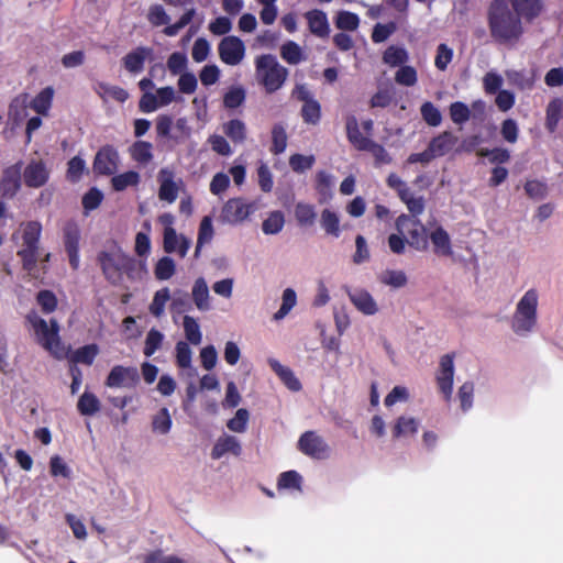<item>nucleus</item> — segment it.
I'll return each mask as SVG.
<instances>
[{"mask_svg":"<svg viewBox=\"0 0 563 563\" xmlns=\"http://www.w3.org/2000/svg\"><path fill=\"white\" fill-rule=\"evenodd\" d=\"M99 262L104 277L113 285H120L124 275L133 280L142 279L146 275L145 263H136L133 257L117 246L102 252L99 255Z\"/></svg>","mask_w":563,"mask_h":563,"instance_id":"nucleus-1","label":"nucleus"},{"mask_svg":"<svg viewBox=\"0 0 563 563\" xmlns=\"http://www.w3.org/2000/svg\"><path fill=\"white\" fill-rule=\"evenodd\" d=\"M35 342L55 358L62 360L67 355V349L59 336V325L55 319L44 320L35 311L26 317Z\"/></svg>","mask_w":563,"mask_h":563,"instance_id":"nucleus-2","label":"nucleus"},{"mask_svg":"<svg viewBox=\"0 0 563 563\" xmlns=\"http://www.w3.org/2000/svg\"><path fill=\"white\" fill-rule=\"evenodd\" d=\"M489 25L492 35L500 42L516 41L522 30L517 19L503 1H495L490 7Z\"/></svg>","mask_w":563,"mask_h":563,"instance_id":"nucleus-3","label":"nucleus"},{"mask_svg":"<svg viewBox=\"0 0 563 563\" xmlns=\"http://www.w3.org/2000/svg\"><path fill=\"white\" fill-rule=\"evenodd\" d=\"M539 294L536 289L527 290L516 305L511 319L512 331L520 336H527L538 323Z\"/></svg>","mask_w":563,"mask_h":563,"instance_id":"nucleus-4","label":"nucleus"},{"mask_svg":"<svg viewBox=\"0 0 563 563\" xmlns=\"http://www.w3.org/2000/svg\"><path fill=\"white\" fill-rule=\"evenodd\" d=\"M255 76L266 92L279 90L288 77V70L272 54H263L255 58Z\"/></svg>","mask_w":563,"mask_h":563,"instance_id":"nucleus-5","label":"nucleus"},{"mask_svg":"<svg viewBox=\"0 0 563 563\" xmlns=\"http://www.w3.org/2000/svg\"><path fill=\"white\" fill-rule=\"evenodd\" d=\"M22 249L18 252L23 262V267L32 271L36 263V255L38 249V240L41 236L42 227L38 222L31 221L22 224Z\"/></svg>","mask_w":563,"mask_h":563,"instance_id":"nucleus-6","label":"nucleus"},{"mask_svg":"<svg viewBox=\"0 0 563 563\" xmlns=\"http://www.w3.org/2000/svg\"><path fill=\"white\" fill-rule=\"evenodd\" d=\"M158 199L167 203H174L180 190L184 188V181L176 176V173L169 167H163L157 173Z\"/></svg>","mask_w":563,"mask_h":563,"instance_id":"nucleus-7","label":"nucleus"},{"mask_svg":"<svg viewBox=\"0 0 563 563\" xmlns=\"http://www.w3.org/2000/svg\"><path fill=\"white\" fill-rule=\"evenodd\" d=\"M218 53L220 59L224 64L229 66H236L243 62L246 54V47L239 36L228 35L220 41L218 45Z\"/></svg>","mask_w":563,"mask_h":563,"instance_id":"nucleus-8","label":"nucleus"},{"mask_svg":"<svg viewBox=\"0 0 563 563\" xmlns=\"http://www.w3.org/2000/svg\"><path fill=\"white\" fill-rule=\"evenodd\" d=\"M176 100V91L173 87H162L155 92H145L140 99L139 107L144 113H151L166 107Z\"/></svg>","mask_w":563,"mask_h":563,"instance_id":"nucleus-9","label":"nucleus"},{"mask_svg":"<svg viewBox=\"0 0 563 563\" xmlns=\"http://www.w3.org/2000/svg\"><path fill=\"white\" fill-rule=\"evenodd\" d=\"M396 229L401 235L409 236V243L411 246L420 250L427 245V239L424 235V228L420 222L407 214H401L396 220Z\"/></svg>","mask_w":563,"mask_h":563,"instance_id":"nucleus-10","label":"nucleus"},{"mask_svg":"<svg viewBox=\"0 0 563 563\" xmlns=\"http://www.w3.org/2000/svg\"><path fill=\"white\" fill-rule=\"evenodd\" d=\"M254 206L242 198L229 199L221 211V220L229 224H240L244 222L253 212Z\"/></svg>","mask_w":563,"mask_h":563,"instance_id":"nucleus-11","label":"nucleus"},{"mask_svg":"<svg viewBox=\"0 0 563 563\" xmlns=\"http://www.w3.org/2000/svg\"><path fill=\"white\" fill-rule=\"evenodd\" d=\"M421 421L410 413H401L391 422L390 431L395 440H411L420 429Z\"/></svg>","mask_w":563,"mask_h":563,"instance_id":"nucleus-12","label":"nucleus"},{"mask_svg":"<svg viewBox=\"0 0 563 563\" xmlns=\"http://www.w3.org/2000/svg\"><path fill=\"white\" fill-rule=\"evenodd\" d=\"M139 380L140 375L136 367L115 365L109 372L104 384L110 388L134 387Z\"/></svg>","mask_w":563,"mask_h":563,"instance_id":"nucleus-13","label":"nucleus"},{"mask_svg":"<svg viewBox=\"0 0 563 563\" xmlns=\"http://www.w3.org/2000/svg\"><path fill=\"white\" fill-rule=\"evenodd\" d=\"M298 449L313 459H325L329 455L327 442L313 431H307L299 438Z\"/></svg>","mask_w":563,"mask_h":563,"instance_id":"nucleus-14","label":"nucleus"},{"mask_svg":"<svg viewBox=\"0 0 563 563\" xmlns=\"http://www.w3.org/2000/svg\"><path fill=\"white\" fill-rule=\"evenodd\" d=\"M119 163L120 157L118 151L111 146H104L95 157L93 170L99 175H111L117 172Z\"/></svg>","mask_w":563,"mask_h":563,"instance_id":"nucleus-15","label":"nucleus"},{"mask_svg":"<svg viewBox=\"0 0 563 563\" xmlns=\"http://www.w3.org/2000/svg\"><path fill=\"white\" fill-rule=\"evenodd\" d=\"M454 379V362L453 357L449 354L443 355L440 360V368L437 374V382L440 391L445 399H451L453 393Z\"/></svg>","mask_w":563,"mask_h":563,"instance_id":"nucleus-16","label":"nucleus"},{"mask_svg":"<svg viewBox=\"0 0 563 563\" xmlns=\"http://www.w3.org/2000/svg\"><path fill=\"white\" fill-rule=\"evenodd\" d=\"M49 178V170L42 161H31L23 170V180L27 187L44 186Z\"/></svg>","mask_w":563,"mask_h":563,"instance_id":"nucleus-17","label":"nucleus"},{"mask_svg":"<svg viewBox=\"0 0 563 563\" xmlns=\"http://www.w3.org/2000/svg\"><path fill=\"white\" fill-rule=\"evenodd\" d=\"M349 299L357 311L364 316H374L379 311V306L373 295L363 288L349 291Z\"/></svg>","mask_w":563,"mask_h":563,"instance_id":"nucleus-18","label":"nucleus"},{"mask_svg":"<svg viewBox=\"0 0 563 563\" xmlns=\"http://www.w3.org/2000/svg\"><path fill=\"white\" fill-rule=\"evenodd\" d=\"M22 163L18 162L3 170L0 181V192L12 198L21 188Z\"/></svg>","mask_w":563,"mask_h":563,"instance_id":"nucleus-19","label":"nucleus"},{"mask_svg":"<svg viewBox=\"0 0 563 563\" xmlns=\"http://www.w3.org/2000/svg\"><path fill=\"white\" fill-rule=\"evenodd\" d=\"M191 299L198 311L207 312L212 309V297L207 280L198 277L191 286Z\"/></svg>","mask_w":563,"mask_h":563,"instance_id":"nucleus-20","label":"nucleus"},{"mask_svg":"<svg viewBox=\"0 0 563 563\" xmlns=\"http://www.w3.org/2000/svg\"><path fill=\"white\" fill-rule=\"evenodd\" d=\"M242 453L241 442L234 435L223 433L220 435L211 451V456L214 460H219L225 454H232L239 456Z\"/></svg>","mask_w":563,"mask_h":563,"instance_id":"nucleus-21","label":"nucleus"},{"mask_svg":"<svg viewBox=\"0 0 563 563\" xmlns=\"http://www.w3.org/2000/svg\"><path fill=\"white\" fill-rule=\"evenodd\" d=\"M79 228L75 223H68L65 228V249L70 266L75 269L79 266Z\"/></svg>","mask_w":563,"mask_h":563,"instance_id":"nucleus-22","label":"nucleus"},{"mask_svg":"<svg viewBox=\"0 0 563 563\" xmlns=\"http://www.w3.org/2000/svg\"><path fill=\"white\" fill-rule=\"evenodd\" d=\"M163 246L166 253H176L185 257L191 246V241L176 230H169L163 234Z\"/></svg>","mask_w":563,"mask_h":563,"instance_id":"nucleus-23","label":"nucleus"},{"mask_svg":"<svg viewBox=\"0 0 563 563\" xmlns=\"http://www.w3.org/2000/svg\"><path fill=\"white\" fill-rule=\"evenodd\" d=\"M175 362L184 375L192 377L196 375V368L192 366V350L185 341H179L175 345Z\"/></svg>","mask_w":563,"mask_h":563,"instance_id":"nucleus-24","label":"nucleus"},{"mask_svg":"<svg viewBox=\"0 0 563 563\" xmlns=\"http://www.w3.org/2000/svg\"><path fill=\"white\" fill-rule=\"evenodd\" d=\"M429 239L433 246V253L438 256L449 257L452 256V243L449 233L442 228H434L430 234Z\"/></svg>","mask_w":563,"mask_h":563,"instance_id":"nucleus-25","label":"nucleus"},{"mask_svg":"<svg viewBox=\"0 0 563 563\" xmlns=\"http://www.w3.org/2000/svg\"><path fill=\"white\" fill-rule=\"evenodd\" d=\"M309 30L318 37H327L330 26L327 14L321 10H311L305 14Z\"/></svg>","mask_w":563,"mask_h":563,"instance_id":"nucleus-26","label":"nucleus"},{"mask_svg":"<svg viewBox=\"0 0 563 563\" xmlns=\"http://www.w3.org/2000/svg\"><path fill=\"white\" fill-rule=\"evenodd\" d=\"M267 363L288 389L292 391L300 390L301 384L289 367L284 366L276 358H268Z\"/></svg>","mask_w":563,"mask_h":563,"instance_id":"nucleus-27","label":"nucleus"},{"mask_svg":"<svg viewBox=\"0 0 563 563\" xmlns=\"http://www.w3.org/2000/svg\"><path fill=\"white\" fill-rule=\"evenodd\" d=\"M95 91L103 101L115 100L118 102H124L129 98L126 90L106 82H98L95 86Z\"/></svg>","mask_w":563,"mask_h":563,"instance_id":"nucleus-28","label":"nucleus"},{"mask_svg":"<svg viewBox=\"0 0 563 563\" xmlns=\"http://www.w3.org/2000/svg\"><path fill=\"white\" fill-rule=\"evenodd\" d=\"M150 54L151 49L145 47H137L136 49L130 52L123 58L125 69L133 74L141 73L144 67V62Z\"/></svg>","mask_w":563,"mask_h":563,"instance_id":"nucleus-29","label":"nucleus"},{"mask_svg":"<svg viewBox=\"0 0 563 563\" xmlns=\"http://www.w3.org/2000/svg\"><path fill=\"white\" fill-rule=\"evenodd\" d=\"M334 186L333 175L320 170L316 175V190L319 194V201L321 203L329 201L332 198V189Z\"/></svg>","mask_w":563,"mask_h":563,"instance_id":"nucleus-30","label":"nucleus"},{"mask_svg":"<svg viewBox=\"0 0 563 563\" xmlns=\"http://www.w3.org/2000/svg\"><path fill=\"white\" fill-rule=\"evenodd\" d=\"M321 228L325 234L339 238L341 234L340 216L338 212L331 209H323L320 217Z\"/></svg>","mask_w":563,"mask_h":563,"instance_id":"nucleus-31","label":"nucleus"},{"mask_svg":"<svg viewBox=\"0 0 563 563\" xmlns=\"http://www.w3.org/2000/svg\"><path fill=\"white\" fill-rule=\"evenodd\" d=\"M455 143L456 137L450 132H444L430 142L429 148L434 157H440L450 152Z\"/></svg>","mask_w":563,"mask_h":563,"instance_id":"nucleus-32","label":"nucleus"},{"mask_svg":"<svg viewBox=\"0 0 563 563\" xmlns=\"http://www.w3.org/2000/svg\"><path fill=\"white\" fill-rule=\"evenodd\" d=\"M563 119V97L554 98L547 107L545 126L554 132L560 120Z\"/></svg>","mask_w":563,"mask_h":563,"instance_id":"nucleus-33","label":"nucleus"},{"mask_svg":"<svg viewBox=\"0 0 563 563\" xmlns=\"http://www.w3.org/2000/svg\"><path fill=\"white\" fill-rule=\"evenodd\" d=\"M285 227V214L279 211H271L262 222V231L266 235H276Z\"/></svg>","mask_w":563,"mask_h":563,"instance_id":"nucleus-34","label":"nucleus"},{"mask_svg":"<svg viewBox=\"0 0 563 563\" xmlns=\"http://www.w3.org/2000/svg\"><path fill=\"white\" fill-rule=\"evenodd\" d=\"M54 89L46 87L41 90L30 102V107L41 115H47L52 107Z\"/></svg>","mask_w":563,"mask_h":563,"instance_id":"nucleus-35","label":"nucleus"},{"mask_svg":"<svg viewBox=\"0 0 563 563\" xmlns=\"http://www.w3.org/2000/svg\"><path fill=\"white\" fill-rule=\"evenodd\" d=\"M278 490L302 492V477L296 471H287L279 475L277 481Z\"/></svg>","mask_w":563,"mask_h":563,"instance_id":"nucleus-36","label":"nucleus"},{"mask_svg":"<svg viewBox=\"0 0 563 563\" xmlns=\"http://www.w3.org/2000/svg\"><path fill=\"white\" fill-rule=\"evenodd\" d=\"M183 328L188 344L199 345L202 342V332L197 319L186 314L183 318Z\"/></svg>","mask_w":563,"mask_h":563,"instance_id":"nucleus-37","label":"nucleus"},{"mask_svg":"<svg viewBox=\"0 0 563 563\" xmlns=\"http://www.w3.org/2000/svg\"><path fill=\"white\" fill-rule=\"evenodd\" d=\"M170 300V290L163 287L156 290L148 306V311L155 318H161L165 313L166 303Z\"/></svg>","mask_w":563,"mask_h":563,"instance_id":"nucleus-38","label":"nucleus"},{"mask_svg":"<svg viewBox=\"0 0 563 563\" xmlns=\"http://www.w3.org/2000/svg\"><path fill=\"white\" fill-rule=\"evenodd\" d=\"M346 133L349 141L356 147L357 150H365L366 145L369 144V139L363 136L360 129L357 120L354 117H350L346 120Z\"/></svg>","mask_w":563,"mask_h":563,"instance_id":"nucleus-39","label":"nucleus"},{"mask_svg":"<svg viewBox=\"0 0 563 563\" xmlns=\"http://www.w3.org/2000/svg\"><path fill=\"white\" fill-rule=\"evenodd\" d=\"M378 280L391 288H401L407 285L408 278L401 269H385L378 275Z\"/></svg>","mask_w":563,"mask_h":563,"instance_id":"nucleus-40","label":"nucleus"},{"mask_svg":"<svg viewBox=\"0 0 563 563\" xmlns=\"http://www.w3.org/2000/svg\"><path fill=\"white\" fill-rule=\"evenodd\" d=\"M100 400L90 391H85L77 402V409L82 416H93L100 410Z\"/></svg>","mask_w":563,"mask_h":563,"instance_id":"nucleus-41","label":"nucleus"},{"mask_svg":"<svg viewBox=\"0 0 563 563\" xmlns=\"http://www.w3.org/2000/svg\"><path fill=\"white\" fill-rule=\"evenodd\" d=\"M131 157L139 164L146 165L153 159V146L145 141H137L130 147Z\"/></svg>","mask_w":563,"mask_h":563,"instance_id":"nucleus-42","label":"nucleus"},{"mask_svg":"<svg viewBox=\"0 0 563 563\" xmlns=\"http://www.w3.org/2000/svg\"><path fill=\"white\" fill-rule=\"evenodd\" d=\"M297 303V295L292 288H286L282 295V305L279 309L274 313L273 319L280 321L288 316L292 308Z\"/></svg>","mask_w":563,"mask_h":563,"instance_id":"nucleus-43","label":"nucleus"},{"mask_svg":"<svg viewBox=\"0 0 563 563\" xmlns=\"http://www.w3.org/2000/svg\"><path fill=\"white\" fill-rule=\"evenodd\" d=\"M280 56L290 65H297L305 59L301 47L294 41H287L282 45Z\"/></svg>","mask_w":563,"mask_h":563,"instance_id":"nucleus-44","label":"nucleus"},{"mask_svg":"<svg viewBox=\"0 0 563 563\" xmlns=\"http://www.w3.org/2000/svg\"><path fill=\"white\" fill-rule=\"evenodd\" d=\"M173 426L172 417L167 408H162L152 419V430L154 433L165 435Z\"/></svg>","mask_w":563,"mask_h":563,"instance_id":"nucleus-45","label":"nucleus"},{"mask_svg":"<svg viewBox=\"0 0 563 563\" xmlns=\"http://www.w3.org/2000/svg\"><path fill=\"white\" fill-rule=\"evenodd\" d=\"M409 58L408 52L402 46L391 45L383 55V60L390 67L404 65Z\"/></svg>","mask_w":563,"mask_h":563,"instance_id":"nucleus-46","label":"nucleus"},{"mask_svg":"<svg viewBox=\"0 0 563 563\" xmlns=\"http://www.w3.org/2000/svg\"><path fill=\"white\" fill-rule=\"evenodd\" d=\"M27 115V98L26 96L16 97L10 104L9 119L14 124H20Z\"/></svg>","mask_w":563,"mask_h":563,"instance_id":"nucleus-47","label":"nucleus"},{"mask_svg":"<svg viewBox=\"0 0 563 563\" xmlns=\"http://www.w3.org/2000/svg\"><path fill=\"white\" fill-rule=\"evenodd\" d=\"M250 421V411L245 408H240L235 411L234 416L228 420L227 428L235 433H244L247 430Z\"/></svg>","mask_w":563,"mask_h":563,"instance_id":"nucleus-48","label":"nucleus"},{"mask_svg":"<svg viewBox=\"0 0 563 563\" xmlns=\"http://www.w3.org/2000/svg\"><path fill=\"white\" fill-rule=\"evenodd\" d=\"M176 273V264L172 257L164 256L157 261L154 275L157 280H168Z\"/></svg>","mask_w":563,"mask_h":563,"instance_id":"nucleus-49","label":"nucleus"},{"mask_svg":"<svg viewBox=\"0 0 563 563\" xmlns=\"http://www.w3.org/2000/svg\"><path fill=\"white\" fill-rule=\"evenodd\" d=\"M262 7L260 11V19L263 24L272 25L278 16L277 0H256Z\"/></svg>","mask_w":563,"mask_h":563,"instance_id":"nucleus-50","label":"nucleus"},{"mask_svg":"<svg viewBox=\"0 0 563 563\" xmlns=\"http://www.w3.org/2000/svg\"><path fill=\"white\" fill-rule=\"evenodd\" d=\"M213 234H214V231H213V225H212V219H211V217L206 216L202 218L200 225H199L197 247H196V253H195L196 256H198L201 246L211 242Z\"/></svg>","mask_w":563,"mask_h":563,"instance_id":"nucleus-51","label":"nucleus"},{"mask_svg":"<svg viewBox=\"0 0 563 563\" xmlns=\"http://www.w3.org/2000/svg\"><path fill=\"white\" fill-rule=\"evenodd\" d=\"M295 217L300 225H312L317 217L316 209L310 203L298 202L295 208Z\"/></svg>","mask_w":563,"mask_h":563,"instance_id":"nucleus-52","label":"nucleus"},{"mask_svg":"<svg viewBox=\"0 0 563 563\" xmlns=\"http://www.w3.org/2000/svg\"><path fill=\"white\" fill-rule=\"evenodd\" d=\"M111 183L117 191H122L128 187L137 186L140 183V175L136 172L129 170L112 177Z\"/></svg>","mask_w":563,"mask_h":563,"instance_id":"nucleus-53","label":"nucleus"},{"mask_svg":"<svg viewBox=\"0 0 563 563\" xmlns=\"http://www.w3.org/2000/svg\"><path fill=\"white\" fill-rule=\"evenodd\" d=\"M98 353H99V347L97 344H88V345L77 349L74 352L71 360L75 363L91 365L93 363L96 356L98 355Z\"/></svg>","mask_w":563,"mask_h":563,"instance_id":"nucleus-54","label":"nucleus"},{"mask_svg":"<svg viewBox=\"0 0 563 563\" xmlns=\"http://www.w3.org/2000/svg\"><path fill=\"white\" fill-rule=\"evenodd\" d=\"M512 5L518 14L527 18H533L541 11L539 0H512Z\"/></svg>","mask_w":563,"mask_h":563,"instance_id":"nucleus-55","label":"nucleus"},{"mask_svg":"<svg viewBox=\"0 0 563 563\" xmlns=\"http://www.w3.org/2000/svg\"><path fill=\"white\" fill-rule=\"evenodd\" d=\"M164 339L165 336L161 331L151 329L146 334L143 350L144 355L147 357L152 356L158 349L162 347Z\"/></svg>","mask_w":563,"mask_h":563,"instance_id":"nucleus-56","label":"nucleus"},{"mask_svg":"<svg viewBox=\"0 0 563 563\" xmlns=\"http://www.w3.org/2000/svg\"><path fill=\"white\" fill-rule=\"evenodd\" d=\"M335 25L340 30L355 31L360 25V18L353 12L340 11L335 18Z\"/></svg>","mask_w":563,"mask_h":563,"instance_id":"nucleus-57","label":"nucleus"},{"mask_svg":"<svg viewBox=\"0 0 563 563\" xmlns=\"http://www.w3.org/2000/svg\"><path fill=\"white\" fill-rule=\"evenodd\" d=\"M223 132L233 142H243L246 137L245 124L238 119L231 120L223 125Z\"/></svg>","mask_w":563,"mask_h":563,"instance_id":"nucleus-58","label":"nucleus"},{"mask_svg":"<svg viewBox=\"0 0 563 563\" xmlns=\"http://www.w3.org/2000/svg\"><path fill=\"white\" fill-rule=\"evenodd\" d=\"M410 398L409 389L405 386H395L385 397L384 405L390 408L397 404L407 402Z\"/></svg>","mask_w":563,"mask_h":563,"instance_id":"nucleus-59","label":"nucleus"},{"mask_svg":"<svg viewBox=\"0 0 563 563\" xmlns=\"http://www.w3.org/2000/svg\"><path fill=\"white\" fill-rule=\"evenodd\" d=\"M272 152L280 154L287 147V133L282 124H275L272 129Z\"/></svg>","mask_w":563,"mask_h":563,"instance_id":"nucleus-60","label":"nucleus"},{"mask_svg":"<svg viewBox=\"0 0 563 563\" xmlns=\"http://www.w3.org/2000/svg\"><path fill=\"white\" fill-rule=\"evenodd\" d=\"M147 20L153 26L166 25L170 21L165 8L162 4H152L147 11Z\"/></svg>","mask_w":563,"mask_h":563,"instance_id":"nucleus-61","label":"nucleus"},{"mask_svg":"<svg viewBox=\"0 0 563 563\" xmlns=\"http://www.w3.org/2000/svg\"><path fill=\"white\" fill-rule=\"evenodd\" d=\"M301 115L306 123L317 124L321 117L319 102L316 100H308V102L302 106Z\"/></svg>","mask_w":563,"mask_h":563,"instance_id":"nucleus-62","label":"nucleus"},{"mask_svg":"<svg viewBox=\"0 0 563 563\" xmlns=\"http://www.w3.org/2000/svg\"><path fill=\"white\" fill-rule=\"evenodd\" d=\"M188 58L184 53L175 52L167 59V68L173 75L187 71Z\"/></svg>","mask_w":563,"mask_h":563,"instance_id":"nucleus-63","label":"nucleus"},{"mask_svg":"<svg viewBox=\"0 0 563 563\" xmlns=\"http://www.w3.org/2000/svg\"><path fill=\"white\" fill-rule=\"evenodd\" d=\"M144 563H186V561L173 554L155 551L144 558Z\"/></svg>","mask_w":563,"mask_h":563,"instance_id":"nucleus-64","label":"nucleus"}]
</instances>
